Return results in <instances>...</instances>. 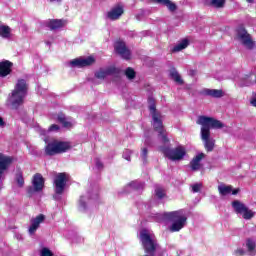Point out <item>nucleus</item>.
<instances>
[{
  "label": "nucleus",
  "instance_id": "4c0bfd02",
  "mask_svg": "<svg viewBox=\"0 0 256 256\" xmlns=\"http://www.w3.org/2000/svg\"><path fill=\"white\" fill-rule=\"evenodd\" d=\"M41 256H53V252L49 248H43L41 250Z\"/></svg>",
  "mask_w": 256,
  "mask_h": 256
},
{
  "label": "nucleus",
  "instance_id": "412c9836",
  "mask_svg": "<svg viewBox=\"0 0 256 256\" xmlns=\"http://www.w3.org/2000/svg\"><path fill=\"white\" fill-rule=\"evenodd\" d=\"M118 72L119 71L116 68L101 69L95 73V77L97 79H105V77H108V75H115V73Z\"/></svg>",
  "mask_w": 256,
  "mask_h": 256
},
{
  "label": "nucleus",
  "instance_id": "dca6fc26",
  "mask_svg": "<svg viewBox=\"0 0 256 256\" xmlns=\"http://www.w3.org/2000/svg\"><path fill=\"white\" fill-rule=\"evenodd\" d=\"M32 185L34 191H43V187H45V179L41 174H35L32 180Z\"/></svg>",
  "mask_w": 256,
  "mask_h": 256
},
{
  "label": "nucleus",
  "instance_id": "e433bc0d",
  "mask_svg": "<svg viewBox=\"0 0 256 256\" xmlns=\"http://www.w3.org/2000/svg\"><path fill=\"white\" fill-rule=\"evenodd\" d=\"M201 187H203V185L201 183H196V184L192 185V192L199 193V191H201Z\"/></svg>",
  "mask_w": 256,
  "mask_h": 256
},
{
  "label": "nucleus",
  "instance_id": "58836bf2",
  "mask_svg": "<svg viewBox=\"0 0 256 256\" xmlns=\"http://www.w3.org/2000/svg\"><path fill=\"white\" fill-rule=\"evenodd\" d=\"M95 165L97 169H103V163L101 162V160H99V158L95 159Z\"/></svg>",
  "mask_w": 256,
  "mask_h": 256
},
{
  "label": "nucleus",
  "instance_id": "aec40b11",
  "mask_svg": "<svg viewBox=\"0 0 256 256\" xmlns=\"http://www.w3.org/2000/svg\"><path fill=\"white\" fill-rule=\"evenodd\" d=\"M218 191H219L220 195H222L224 197L226 195H230V193H232V195H237V193H239V189L233 190V186H227L225 184L219 185Z\"/></svg>",
  "mask_w": 256,
  "mask_h": 256
},
{
  "label": "nucleus",
  "instance_id": "9b49d317",
  "mask_svg": "<svg viewBox=\"0 0 256 256\" xmlns=\"http://www.w3.org/2000/svg\"><path fill=\"white\" fill-rule=\"evenodd\" d=\"M97 199H99V190L97 189L92 190V192H88L86 196H81L79 201L80 209L85 211V209H87V201H95Z\"/></svg>",
  "mask_w": 256,
  "mask_h": 256
},
{
  "label": "nucleus",
  "instance_id": "1a4fd4ad",
  "mask_svg": "<svg viewBox=\"0 0 256 256\" xmlns=\"http://www.w3.org/2000/svg\"><path fill=\"white\" fill-rule=\"evenodd\" d=\"M13 163V158L0 153V191L3 189V179H5V173H7L9 167Z\"/></svg>",
  "mask_w": 256,
  "mask_h": 256
},
{
  "label": "nucleus",
  "instance_id": "4468645a",
  "mask_svg": "<svg viewBox=\"0 0 256 256\" xmlns=\"http://www.w3.org/2000/svg\"><path fill=\"white\" fill-rule=\"evenodd\" d=\"M43 221H45V215L43 214H39L35 218H32L30 220V227L28 229L29 234L34 235L35 231H37Z\"/></svg>",
  "mask_w": 256,
  "mask_h": 256
},
{
  "label": "nucleus",
  "instance_id": "a18cd8bd",
  "mask_svg": "<svg viewBox=\"0 0 256 256\" xmlns=\"http://www.w3.org/2000/svg\"><path fill=\"white\" fill-rule=\"evenodd\" d=\"M247 1V3H254L255 2V0H246Z\"/></svg>",
  "mask_w": 256,
  "mask_h": 256
},
{
  "label": "nucleus",
  "instance_id": "c85d7f7f",
  "mask_svg": "<svg viewBox=\"0 0 256 256\" xmlns=\"http://www.w3.org/2000/svg\"><path fill=\"white\" fill-rule=\"evenodd\" d=\"M15 181L18 187H23L25 185V180L23 179V172L18 171L15 176Z\"/></svg>",
  "mask_w": 256,
  "mask_h": 256
},
{
  "label": "nucleus",
  "instance_id": "f03ea898",
  "mask_svg": "<svg viewBox=\"0 0 256 256\" xmlns=\"http://www.w3.org/2000/svg\"><path fill=\"white\" fill-rule=\"evenodd\" d=\"M156 219L158 223H171L169 226L171 233H177L187 225V215L184 210L157 214Z\"/></svg>",
  "mask_w": 256,
  "mask_h": 256
},
{
  "label": "nucleus",
  "instance_id": "473e14b6",
  "mask_svg": "<svg viewBox=\"0 0 256 256\" xmlns=\"http://www.w3.org/2000/svg\"><path fill=\"white\" fill-rule=\"evenodd\" d=\"M59 125L53 124L49 127L48 131L40 130V135H47V132L58 131Z\"/></svg>",
  "mask_w": 256,
  "mask_h": 256
},
{
  "label": "nucleus",
  "instance_id": "c03bdc74",
  "mask_svg": "<svg viewBox=\"0 0 256 256\" xmlns=\"http://www.w3.org/2000/svg\"><path fill=\"white\" fill-rule=\"evenodd\" d=\"M61 0H50V3H60Z\"/></svg>",
  "mask_w": 256,
  "mask_h": 256
},
{
  "label": "nucleus",
  "instance_id": "f3484780",
  "mask_svg": "<svg viewBox=\"0 0 256 256\" xmlns=\"http://www.w3.org/2000/svg\"><path fill=\"white\" fill-rule=\"evenodd\" d=\"M67 22L64 20H48L45 22V26L48 27L50 31H57V29H61L65 27Z\"/></svg>",
  "mask_w": 256,
  "mask_h": 256
},
{
  "label": "nucleus",
  "instance_id": "a19ab883",
  "mask_svg": "<svg viewBox=\"0 0 256 256\" xmlns=\"http://www.w3.org/2000/svg\"><path fill=\"white\" fill-rule=\"evenodd\" d=\"M235 254L238 256L245 255V251L243 249H238L236 250Z\"/></svg>",
  "mask_w": 256,
  "mask_h": 256
},
{
  "label": "nucleus",
  "instance_id": "2f4dec72",
  "mask_svg": "<svg viewBox=\"0 0 256 256\" xmlns=\"http://www.w3.org/2000/svg\"><path fill=\"white\" fill-rule=\"evenodd\" d=\"M246 246L250 253H255V241L248 239L246 242Z\"/></svg>",
  "mask_w": 256,
  "mask_h": 256
},
{
  "label": "nucleus",
  "instance_id": "ddd939ff",
  "mask_svg": "<svg viewBox=\"0 0 256 256\" xmlns=\"http://www.w3.org/2000/svg\"><path fill=\"white\" fill-rule=\"evenodd\" d=\"M115 51L118 53V55L121 56L122 59H131V51L127 49V46L125 45V42H116L115 43Z\"/></svg>",
  "mask_w": 256,
  "mask_h": 256
},
{
  "label": "nucleus",
  "instance_id": "a878e982",
  "mask_svg": "<svg viewBox=\"0 0 256 256\" xmlns=\"http://www.w3.org/2000/svg\"><path fill=\"white\" fill-rule=\"evenodd\" d=\"M170 77L175 83H178V85H183V78H181V75H179V72H177L175 68L170 70Z\"/></svg>",
  "mask_w": 256,
  "mask_h": 256
},
{
  "label": "nucleus",
  "instance_id": "6ab92c4d",
  "mask_svg": "<svg viewBox=\"0 0 256 256\" xmlns=\"http://www.w3.org/2000/svg\"><path fill=\"white\" fill-rule=\"evenodd\" d=\"M145 187V184L140 181H132L128 185L125 186V193H130V191H141Z\"/></svg>",
  "mask_w": 256,
  "mask_h": 256
},
{
  "label": "nucleus",
  "instance_id": "cd10ccee",
  "mask_svg": "<svg viewBox=\"0 0 256 256\" xmlns=\"http://www.w3.org/2000/svg\"><path fill=\"white\" fill-rule=\"evenodd\" d=\"M226 0H209L211 7H215V9H222L225 7Z\"/></svg>",
  "mask_w": 256,
  "mask_h": 256
},
{
  "label": "nucleus",
  "instance_id": "20e7f679",
  "mask_svg": "<svg viewBox=\"0 0 256 256\" xmlns=\"http://www.w3.org/2000/svg\"><path fill=\"white\" fill-rule=\"evenodd\" d=\"M148 101L150 103L149 109L152 115V125L155 131L159 133V137H161L163 143H169V139L167 138V133H165V129L163 128V120H162L161 113L156 112L155 101L153 100V98H149Z\"/></svg>",
  "mask_w": 256,
  "mask_h": 256
},
{
  "label": "nucleus",
  "instance_id": "de8ad7c7",
  "mask_svg": "<svg viewBox=\"0 0 256 256\" xmlns=\"http://www.w3.org/2000/svg\"><path fill=\"white\" fill-rule=\"evenodd\" d=\"M31 191H32V189L30 188V189H29V193H31Z\"/></svg>",
  "mask_w": 256,
  "mask_h": 256
},
{
  "label": "nucleus",
  "instance_id": "423d86ee",
  "mask_svg": "<svg viewBox=\"0 0 256 256\" xmlns=\"http://www.w3.org/2000/svg\"><path fill=\"white\" fill-rule=\"evenodd\" d=\"M162 152L170 159V161H181L185 155H187V150L183 146H178L176 148H162Z\"/></svg>",
  "mask_w": 256,
  "mask_h": 256
},
{
  "label": "nucleus",
  "instance_id": "7ed1b4c3",
  "mask_svg": "<svg viewBox=\"0 0 256 256\" xmlns=\"http://www.w3.org/2000/svg\"><path fill=\"white\" fill-rule=\"evenodd\" d=\"M27 96V81L20 79L15 85L14 90L7 99V105L12 109H19Z\"/></svg>",
  "mask_w": 256,
  "mask_h": 256
},
{
  "label": "nucleus",
  "instance_id": "6e6552de",
  "mask_svg": "<svg viewBox=\"0 0 256 256\" xmlns=\"http://www.w3.org/2000/svg\"><path fill=\"white\" fill-rule=\"evenodd\" d=\"M236 39L239 41V43H242L246 49H253L255 47V42L253 39H251V35H249L247 30H245L243 27L237 29Z\"/></svg>",
  "mask_w": 256,
  "mask_h": 256
},
{
  "label": "nucleus",
  "instance_id": "c756f323",
  "mask_svg": "<svg viewBox=\"0 0 256 256\" xmlns=\"http://www.w3.org/2000/svg\"><path fill=\"white\" fill-rule=\"evenodd\" d=\"M166 195L167 194L165 193V189H163V187L157 186L155 188V196L157 199H165Z\"/></svg>",
  "mask_w": 256,
  "mask_h": 256
},
{
  "label": "nucleus",
  "instance_id": "a211bd4d",
  "mask_svg": "<svg viewBox=\"0 0 256 256\" xmlns=\"http://www.w3.org/2000/svg\"><path fill=\"white\" fill-rule=\"evenodd\" d=\"M11 67H13V63L9 62V60L0 62V77H7V75H10Z\"/></svg>",
  "mask_w": 256,
  "mask_h": 256
},
{
  "label": "nucleus",
  "instance_id": "393cba45",
  "mask_svg": "<svg viewBox=\"0 0 256 256\" xmlns=\"http://www.w3.org/2000/svg\"><path fill=\"white\" fill-rule=\"evenodd\" d=\"M153 3H160L161 5H165L168 7L169 11H175L177 9V5L171 2V0H151Z\"/></svg>",
  "mask_w": 256,
  "mask_h": 256
},
{
  "label": "nucleus",
  "instance_id": "9d476101",
  "mask_svg": "<svg viewBox=\"0 0 256 256\" xmlns=\"http://www.w3.org/2000/svg\"><path fill=\"white\" fill-rule=\"evenodd\" d=\"M66 185H67V174L59 173L54 179V189L56 193V195H54V199H59V195H63Z\"/></svg>",
  "mask_w": 256,
  "mask_h": 256
},
{
  "label": "nucleus",
  "instance_id": "c9c22d12",
  "mask_svg": "<svg viewBox=\"0 0 256 256\" xmlns=\"http://www.w3.org/2000/svg\"><path fill=\"white\" fill-rule=\"evenodd\" d=\"M133 151L131 150H125L123 153V158L126 159V161H131V155H132Z\"/></svg>",
  "mask_w": 256,
  "mask_h": 256
},
{
  "label": "nucleus",
  "instance_id": "f257e3e1",
  "mask_svg": "<svg viewBox=\"0 0 256 256\" xmlns=\"http://www.w3.org/2000/svg\"><path fill=\"white\" fill-rule=\"evenodd\" d=\"M197 125H201L200 135L206 151H213L215 149V139L211 137V129H223L225 124L215 118L199 116Z\"/></svg>",
  "mask_w": 256,
  "mask_h": 256
},
{
  "label": "nucleus",
  "instance_id": "bb28decb",
  "mask_svg": "<svg viewBox=\"0 0 256 256\" xmlns=\"http://www.w3.org/2000/svg\"><path fill=\"white\" fill-rule=\"evenodd\" d=\"M205 93H206V95H209V97H214L216 99L223 97V90L206 89Z\"/></svg>",
  "mask_w": 256,
  "mask_h": 256
},
{
  "label": "nucleus",
  "instance_id": "2eb2a0df",
  "mask_svg": "<svg viewBox=\"0 0 256 256\" xmlns=\"http://www.w3.org/2000/svg\"><path fill=\"white\" fill-rule=\"evenodd\" d=\"M124 10L122 5L114 6L107 14L108 19L110 21H117V19H120L121 15H123Z\"/></svg>",
  "mask_w": 256,
  "mask_h": 256
},
{
  "label": "nucleus",
  "instance_id": "0eeeda50",
  "mask_svg": "<svg viewBox=\"0 0 256 256\" xmlns=\"http://www.w3.org/2000/svg\"><path fill=\"white\" fill-rule=\"evenodd\" d=\"M232 207L236 211V213H238V215H241L243 219H245L246 221H249L255 217V212L249 209L247 205H245L239 200L233 201Z\"/></svg>",
  "mask_w": 256,
  "mask_h": 256
},
{
  "label": "nucleus",
  "instance_id": "79ce46f5",
  "mask_svg": "<svg viewBox=\"0 0 256 256\" xmlns=\"http://www.w3.org/2000/svg\"><path fill=\"white\" fill-rule=\"evenodd\" d=\"M0 127H5V121H3L2 117H0Z\"/></svg>",
  "mask_w": 256,
  "mask_h": 256
},
{
  "label": "nucleus",
  "instance_id": "7c9ffc66",
  "mask_svg": "<svg viewBox=\"0 0 256 256\" xmlns=\"http://www.w3.org/2000/svg\"><path fill=\"white\" fill-rule=\"evenodd\" d=\"M58 121L59 123H62L63 127H66V128H69L73 125V123L67 120L66 117L63 115L58 116Z\"/></svg>",
  "mask_w": 256,
  "mask_h": 256
},
{
  "label": "nucleus",
  "instance_id": "ea45409f",
  "mask_svg": "<svg viewBox=\"0 0 256 256\" xmlns=\"http://www.w3.org/2000/svg\"><path fill=\"white\" fill-rule=\"evenodd\" d=\"M249 85H253V82H251V79H249V76L247 77V82H244L242 84L243 87H249Z\"/></svg>",
  "mask_w": 256,
  "mask_h": 256
},
{
  "label": "nucleus",
  "instance_id": "5701e85b",
  "mask_svg": "<svg viewBox=\"0 0 256 256\" xmlns=\"http://www.w3.org/2000/svg\"><path fill=\"white\" fill-rule=\"evenodd\" d=\"M187 47H189V40L185 38L172 48V53H179V51H183V49H187Z\"/></svg>",
  "mask_w": 256,
  "mask_h": 256
},
{
  "label": "nucleus",
  "instance_id": "4be33fe9",
  "mask_svg": "<svg viewBox=\"0 0 256 256\" xmlns=\"http://www.w3.org/2000/svg\"><path fill=\"white\" fill-rule=\"evenodd\" d=\"M205 157V154L201 153L198 154L193 160L191 161V169L192 171H199L201 169V160Z\"/></svg>",
  "mask_w": 256,
  "mask_h": 256
},
{
  "label": "nucleus",
  "instance_id": "f704fd0d",
  "mask_svg": "<svg viewBox=\"0 0 256 256\" xmlns=\"http://www.w3.org/2000/svg\"><path fill=\"white\" fill-rule=\"evenodd\" d=\"M147 153H149V150L147 149V147L142 148L141 159H142L143 163H147Z\"/></svg>",
  "mask_w": 256,
  "mask_h": 256
},
{
  "label": "nucleus",
  "instance_id": "b1692460",
  "mask_svg": "<svg viewBox=\"0 0 256 256\" xmlns=\"http://www.w3.org/2000/svg\"><path fill=\"white\" fill-rule=\"evenodd\" d=\"M0 37L2 39H11V28L6 25H0Z\"/></svg>",
  "mask_w": 256,
  "mask_h": 256
},
{
  "label": "nucleus",
  "instance_id": "37998d69",
  "mask_svg": "<svg viewBox=\"0 0 256 256\" xmlns=\"http://www.w3.org/2000/svg\"><path fill=\"white\" fill-rule=\"evenodd\" d=\"M251 105H253V107H256V96L251 100Z\"/></svg>",
  "mask_w": 256,
  "mask_h": 256
},
{
  "label": "nucleus",
  "instance_id": "72a5a7b5",
  "mask_svg": "<svg viewBox=\"0 0 256 256\" xmlns=\"http://www.w3.org/2000/svg\"><path fill=\"white\" fill-rule=\"evenodd\" d=\"M125 75L128 79H135V70L132 68H127L125 71Z\"/></svg>",
  "mask_w": 256,
  "mask_h": 256
},
{
  "label": "nucleus",
  "instance_id": "f8f14e48",
  "mask_svg": "<svg viewBox=\"0 0 256 256\" xmlns=\"http://www.w3.org/2000/svg\"><path fill=\"white\" fill-rule=\"evenodd\" d=\"M95 63V58L93 56H89L87 58H76L70 61L71 67H89V65H93Z\"/></svg>",
  "mask_w": 256,
  "mask_h": 256
},
{
  "label": "nucleus",
  "instance_id": "39448f33",
  "mask_svg": "<svg viewBox=\"0 0 256 256\" xmlns=\"http://www.w3.org/2000/svg\"><path fill=\"white\" fill-rule=\"evenodd\" d=\"M71 149L69 142H61L54 140L45 146V153L52 157L53 155H59L61 153H67Z\"/></svg>",
  "mask_w": 256,
  "mask_h": 256
},
{
  "label": "nucleus",
  "instance_id": "49530a36",
  "mask_svg": "<svg viewBox=\"0 0 256 256\" xmlns=\"http://www.w3.org/2000/svg\"><path fill=\"white\" fill-rule=\"evenodd\" d=\"M45 143H47V138H44Z\"/></svg>",
  "mask_w": 256,
  "mask_h": 256
}]
</instances>
